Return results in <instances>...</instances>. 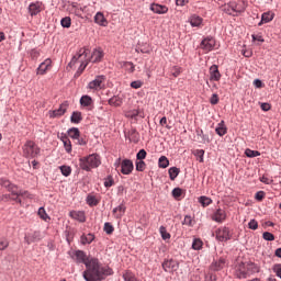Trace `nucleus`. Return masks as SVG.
<instances>
[{"mask_svg": "<svg viewBox=\"0 0 281 281\" xmlns=\"http://www.w3.org/2000/svg\"><path fill=\"white\" fill-rule=\"evenodd\" d=\"M60 139L64 144L66 153H71V140L69 139V137H67V135H61Z\"/></svg>", "mask_w": 281, "mask_h": 281, "instance_id": "c85d7f7f", "label": "nucleus"}, {"mask_svg": "<svg viewBox=\"0 0 281 281\" xmlns=\"http://www.w3.org/2000/svg\"><path fill=\"white\" fill-rule=\"evenodd\" d=\"M262 238H263V240H269V241L276 240V236L272 233H269V232H265L262 234Z\"/></svg>", "mask_w": 281, "mask_h": 281, "instance_id": "864d4df0", "label": "nucleus"}, {"mask_svg": "<svg viewBox=\"0 0 281 281\" xmlns=\"http://www.w3.org/2000/svg\"><path fill=\"white\" fill-rule=\"evenodd\" d=\"M133 160L131 159H124L121 162V172L122 175H131L134 170Z\"/></svg>", "mask_w": 281, "mask_h": 281, "instance_id": "f8f14e48", "label": "nucleus"}, {"mask_svg": "<svg viewBox=\"0 0 281 281\" xmlns=\"http://www.w3.org/2000/svg\"><path fill=\"white\" fill-rule=\"evenodd\" d=\"M261 183H265L266 186H271L273 183V180L271 178H268L266 176L260 178Z\"/></svg>", "mask_w": 281, "mask_h": 281, "instance_id": "680f3d73", "label": "nucleus"}, {"mask_svg": "<svg viewBox=\"0 0 281 281\" xmlns=\"http://www.w3.org/2000/svg\"><path fill=\"white\" fill-rule=\"evenodd\" d=\"M113 186V178L109 177L105 181H104V187L105 188H111Z\"/></svg>", "mask_w": 281, "mask_h": 281, "instance_id": "338daca9", "label": "nucleus"}, {"mask_svg": "<svg viewBox=\"0 0 281 281\" xmlns=\"http://www.w3.org/2000/svg\"><path fill=\"white\" fill-rule=\"evenodd\" d=\"M123 67L128 71V74H133L135 71V65L131 61H125Z\"/></svg>", "mask_w": 281, "mask_h": 281, "instance_id": "c03bdc74", "label": "nucleus"}, {"mask_svg": "<svg viewBox=\"0 0 281 281\" xmlns=\"http://www.w3.org/2000/svg\"><path fill=\"white\" fill-rule=\"evenodd\" d=\"M103 229H104L105 234H109V235H111V234H113V232H115V228H114L113 225H111V223H109V222H106V223L104 224Z\"/></svg>", "mask_w": 281, "mask_h": 281, "instance_id": "de8ad7c7", "label": "nucleus"}, {"mask_svg": "<svg viewBox=\"0 0 281 281\" xmlns=\"http://www.w3.org/2000/svg\"><path fill=\"white\" fill-rule=\"evenodd\" d=\"M210 80L218 82L221 80V71H218V66L213 65L210 67Z\"/></svg>", "mask_w": 281, "mask_h": 281, "instance_id": "6ab92c4d", "label": "nucleus"}, {"mask_svg": "<svg viewBox=\"0 0 281 281\" xmlns=\"http://www.w3.org/2000/svg\"><path fill=\"white\" fill-rule=\"evenodd\" d=\"M60 23L64 27H71V18L66 16L61 19Z\"/></svg>", "mask_w": 281, "mask_h": 281, "instance_id": "603ef678", "label": "nucleus"}, {"mask_svg": "<svg viewBox=\"0 0 281 281\" xmlns=\"http://www.w3.org/2000/svg\"><path fill=\"white\" fill-rule=\"evenodd\" d=\"M159 168H168L170 166V160H168V157L161 156L158 160Z\"/></svg>", "mask_w": 281, "mask_h": 281, "instance_id": "e433bc0d", "label": "nucleus"}, {"mask_svg": "<svg viewBox=\"0 0 281 281\" xmlns=\"http://www.w3.org/2000/svg\"><path fill=\"white\" fill-rule=\"evenodd\" d=\"M245 155H246V157H249V158L260 157V151L247 148L245 150Z\"/></svg>", "mask_w": 281, "mask_h": 281, "instance_id": "a19ab883", "label": "nucleus"}, {"mask_svg": "<svg viewBox=\"0 0 281 281\" xmlns=\"http://www.w3.org/2000/svg\"><path fill=\"white\" fill-rule=\"evenodd\" d=\"M123 280L124 281H137V278L135 277V274L131 271H126L124 274H123Z\"/></svg>", "mask_w": 281, "mask_h": 281, "instance_id": "79ce46f5", "label": "nucleus"}, {"mask_svg": "<svg viewBox=\"0 0 281 281\" xmlns=\"http://www.w3.org/2000/svg\"><path fill=\"white\" fill-rule=\"evenodd\" d=\"M177 267H179L177 265V261L170 259V260H165L162 262V269L164 271H166L167 273H170L172 271H177Z\"/></svg>", "mask_w": 281, "mask_h": 281, "instance_id": "2eb2a0df", "label": "nucleus"}, {"mask_svg": "<svg viewBox=\"0 0 281 281\" xmlns=\"http://www.w3.org/2000/svg\"><path fill=\"white\" fill-rule=\"evenodd\" d=\"M72 12L74 14H76V16H79V19H82V12H87V5L80 7V8L72 5Z\"/></svg>", "mask_w": 281, "mask_h": 281, "instance_id": "473e14b6", "label": "nucleus"}, {"mask_svg": "<svg viewBox=\"0 0 281 281\" xmlns=\"http://www.w3.org/2000/svg\"><path fill=\"white\" fill-rule=\"evenodd\" d=\"M42 5H43L42 2H32L29 5V12H30L31 16H36V14H38L41 12Z\"/></svg>", "mask_w": 281, "mask_h": 281, "instance_id": "aec40b11", "label": "nucleus"}, {"mask_svg": "<svg viewBox=\"0 0 281 281\" xmlns=\"http://www.w3.org/2000/svg\"><path fill=\"white\" fill-rule=\"evenodd\" d=\"M199 203H201L202 207H207V205H212V199L202 195L199 198Z\"/></svg>", "mask_w": 281, "mask_h": 281, "instance_id": "4c0bfd02", "label": "nucleus"}, {"mask_svg": "<svg viewBox=\"0 0 281 281\" xmlns=\"http://www.w3.org/2000/svg\"><path fill=\"white\" fill-rule=\"evenodd\" d=\"M110 106H122V98L114 95L109 100Z\"/></svg>", "mask_w": 281, "mask_h": 281, "instance_id": "72a5a7b5", "label": "nucleus"}, {"mask_svg": "<svg viewBox=\"0 0 281 281\" xmlns=\"http://www.w3.org/2000/svg\"><path fill=\"white\" fill-rule=\"evenodd\" d=\"M38 56H41V53L38 50H36V49L31 50V58L33 60H36L38 58Z\"/></svg>", "mask_w": 281, "mask_h": 281, "instance_id": "0e129e2a", "label": "nucleus"}, {"mask_svg": "<svg viewBox=\"0 0 281 281\" xmlns=\"http://www.w3.org/2000/svg\"><path fill=\"white\" fill-rule=\"evenodd\" d=\"M171 74L173 78H179V76H181V67H178V66L173 67L171 69Z\"/></svg>", "mask_w": 281, "mask_h": 281, "instance_id": "6e6d98bb", "label": "nucleus"}, {"mask_svg": "<svg viewBox=\"0 0 281 281\" xmlns=\"http://www.w3.org/2000/svg\"><path fill=\"white\" fill-rule=\"evenodd\" d=\"M215 132L220 137H223L224 135H227V126H225V121H221L216 128Z\"/></svg>", "mask_w": 281, "mask_h": 281, "instance_id": "b1692460", "label": "nucleus"}, {"mask_svg": "<svg viewBox=\"0 0 281 281\" xmlns=\"http://www.w3.org/2000/svg\"><path fill=\"white\" fill-rule=\"evenodd\" d=\"M37 214L40 216V218H42V221H49V215H47V212L45 211V207H40L37 211Z\"/></svg>", "mask_w": 281, "mask_h": 281, "instance_id": "58836bf2", "label": "nucleus"}, {"mask_svg": "<svg viewBox=\"0 0 281 281\" xmlns=\"http://www.w3.org/2000/svg\"><path fill=\"white\" fill-rule=\"evenodd\" d=\"M168 172H169L170 180L175 181V179H177V177H179L180 170L177 167H171V168H169Z\"/></svg>", "mask_w": 281, "mask_h": 281, "instance_id": "f704fd0d", "label": "nucleus"}, {"mask_svg": "<svg viewBox=\"0 0 281 281\" xmlns=\"http://www.w3.org/2000/svg\"><path fill=\"white\" fill-rule=\"evenodd\" d=\"M71 258L78 265H86V271L83 272L86 281H102L106 276H113L111 268L102 266L97 258L87 257L86 251L76 250Z\"/></svg>", "mask_w": 281, "mask_h": 281, "instance_id": "f257e3e1", "label": "nucleus"}, {"mask_svg": "<svg viewBox=\"0 0 281 281\" xmlns=\"http://www.w3.org/2000/svg\"><path fill=\"white\" fill-rule=\"evenodd\" d=\"M225 267V259L224 258H220L217 261H214L211 265V269L213 271H221V269H223Z\"/></svg>", "mask_w": 281, "mask_h": 281, "instance_id": "bb28decb", "label": "nucleus"}, {"mask_svg": "<svg viewBox=\"0 0 281 281\" xmlns=\"http://www.w3.org/2000/svg\"><path fill=\"white\" fill-rule=\"evenodd\" d=\"M235 4L234 1H231L228 3L223 4L222 7H220V9L222 10V12H224L225 14H228L229 16H236V14H234V10H235Z\"/></svg>", "mask_w": 281, "mask_h": 281, "instance_id": "a211bd4d", "label": "nucleus"}, {"mask_svg": "<svg viewBox=\"0 0 281 281\" xmlns=\"http://www.w3.org/2000/svg\"><path fill=\"white\" fill-rule=\"evenodd\" d=\"M144 86V82L136 80V81H132L131 82V87L132 89H142V87Z\"/></svg>", "mask_w": 281, "mask_h": 281, "instance_id": "bf43d9fd", "label": "nucleus"}, {"mask_svg": "<svg viewBox=\"0 0 281 281\" xmlns=\"http://www.w3.org/2000/svg\"><path fill=\"white\" fill-rule=\"evenodd\" d=\"M248 227H249V229H258V221L251 220V221L248 223Z\"/></svg>", "mask_w": 281, "mask_h": 281, "instance_id": "e2e57ef3", "label": "nucleus"}, {"mask_svg": "<svg viewBox=\"0 0 281 281\" xmlns=\"http://www.w3.org/2000/svg\"><path fill=\"white\" fill-rule=\"evenodd\" d=\"M159 232L162 240H170V233H168L166 226H160Z\"/></svg>", "mask_w": 281, "mask_h": 281, "instance_id": "ea45409f", "label": "nucleus"}, {"mask_svg": "<svg viewBox=\"0 0 281 281\" xmlns=\"http://www.w3.org/2000/svg\"><path fill=\"white\" fill-rule=\"evenodd\" d=\"M181 194H183V190H181V188H176L172 190V196L175 199H179V196H181Z\"/></svg>", "mask_w": 281, "mask_h": 281, "instance_id": "052dcab7", "label": "nucleus"}, {"mask_svg": "<svg viewBox=\"0 0 281 281\" xmlns=\"http://www.w3.org/2000/svg\"><path fill=\"white\" fill-rule=\"evenodd\" d=\"M70 218H74L75 221H79V223H85V212L82 211H71L69 213Z\"/></svg>", "mask_w": 281, "mask_h": 281, "instance_id": "5701e85b", "label": "nucleus"}, {"mask_svg": "<svg viewBox=\"0 0 281 281\" xmlns=\"http://www.w3.org/2000/svg\"><path fill=\"white\" fill-rule=\"evenodd\" d=\"M210 102L211 104H216L218 102V94H212Z\"/></svg>", "mask_w": 281, "mask_h": 281, "instance_id": "774afa93", "label": "nucleus"}, {"mask_svg": "<svg viewBox=\"0 0 281 281\" xmlns=\"http://www.w3.org/2000/svg\"><path fill=\"white\" fill-rule=\"evenodd\" d=\"M100 164H102V161H100V156L98 154H91L79 159L81 170H86L87 172H89L91 168H98Z\"/></svg>", "mask_w": 281, "mask_h": 281, "instance_id": "7ed1b4c3", "label": "nucleus"}, {"mask_svg": "<svg viewBox=\"0 0 281 281\" xmlns=\"http://www.w3.org/2000/svg\"><path fill=\"white\" fill-rule=\"evenodd\" d=\"M202 247H203V241L200 238L193 240L192 249H194L195 251H199V249H201Z\"/></svg>", "mask_w": 281, "mask_h": 281, "instance_id": "37998d69", "label": "nucleus"}, {"mask_svg": "<svg viewBox=\"0 0 281 281\" xmlns=\"http://www.w3.org/2000/svg\"><path fill=\"white\" fill-rule=\"evenodd\" d=\"M92 240H95V236L93 234H87L81 236L82 245H91Z\"/></svg>", "mask_w": 281, "mask_h": 281, "instance_id": "7c9ffc66", "label": "nucleus"}, {"mask_svg": "<svg viewBox=\"0 0 281 281\" xmlns=\"http://www.w3.org/2000/svg\"><path fill=\"white\" fill-rule=\"evenodd\" d=\"M105 82H106L105 76L103 75L97 76L94 80L88 83V89H92L93 91H100L101 89H104Z\"/></svg>", "mask_w": 281, "mask_h": 281, "instance_id": "6e6552de", "label": "nucleus"}, {"mask_svg": "<svg viewBox=\"0 0 281 281\" xmlns=\"http://www.w3.org/2000/svg\"><path fill=\"white\" fill-rule=\"evenodd\" d=\"M69 109V102H64L59 105V109L48 112L49 117H63L67 110Z\"/></svg>", "mask_w": 281, "mask_h": 281, "instance_id": "1a4fd4ad", "label": "nucleus"}, {"mask_svg": "<svg viewBox=\"0 0 281 281\" xmlns=\"http://www.w3.org/2000/svg\"><path fill=\"white\" fill-rule=\"evenodd\" d=\"M60 172L64 177H69L71 175V167L69 166H61L60 167Z\"/></svg>", "mask_w": 281, "mask_h": 281, "instance_id": "49530a36", "label": "nucleus"}, {"mask_svg": "<svg viewBox=\"0 0 281 281\" xmlns=\"http://www.w3.org/2000/svg\"><path fill=\"white\" fill-rule=\"evenodd\" d=\"M255 199L257 201H262V199H265V191L257 192L256 195H255Z\"/></svg>", "mask_w": 281, "mask_h": 281, "instance_id": "69168bd1", "label": "nucleus"}, {"mask_svg": "<svg viewBox=\"0 0 281 281\" xmlns=\"http://www.w3.org/2000/svg\"><path fill=\"white\" fill-rule=\"evenodd\" d=\"M234 5H235V9L233 10L236 14H240L245 12V10H247V3L245 1H241L239 3L234 1Z\"/></svg>", "mask_w": 281, "mask_h": 281, "instance_id": "393cba45", "label": "nucleus"}, {"mask_svg": "<svg viewBox=\"0 0 281 281\" xmlns=\"http://www.w3.org/2000/svg\"><path fill=\"white\" fill-rule=\"evenodd\" d=\"M81 106H91L93 104V99L89 95H82L80 99Z\"/></svg>", "mask_w": 281, "mask_h": 281, "instance_id": "2f4dec72", "label": "nucleus"}, {"mask_svg": "<svg viewBox=\"0 0 281 281\" xmlns=\"http://www.w3.org/2000/svg\"><path fill=\"white\" fill-rule=\"evenodd\" d=\"M42 239H43V235L41 234V232L36 231L31 235L25 236L24 243H26V245H32V243H38V240H42Z\"/></svg>", "mask_w": 281, "mask_h": 281, "instance_id": "ddd939ff", "label": "nucleus"}, {"mask_svg": "<svg viewBox=\"0 0 281 281\" xmlns=\"http://www.w3.org/2000/svg\"><path fill=\"white\" fill-rule=\"evenodd\" d=\"M125 212H126V206H124V204H121L115 209H113V214H115L116 218H122Z\"/></svg>", "mask_w": 281, "mask_h": 281, "instance_id": "cd10ccee", "label": "nucleus"}, {"mask_svg": "<svg viewBox=\"0 0 281 281\" xmlns=\"http://www.w3.org/2000/svg\"><path fill=\"white\" fill-rule=\"evenodd\" d=\"M258 271V267L255 266V263L248 262H240L236 267L235 276L239 280H245V278H249L252 273H256Z\"/></svg>", "mask_w": 281, "mask_h": 281, "instance_id": "f03ea898", "label": "nucleus"}, {"mask_svg": "<svg viewBox=\"0 0 281 281\" xmlns=\"http://www.w3.org/2000/svg\"><path fill=\"white\" fill-rule=\"evenodd\" d=\"M215 45L216 40H214L213 37H206L201 42L200 48L203 49L205 54H207L209 52H212V49H214Z\"/></svg>", "mask_w": 281, "mask_h": 281, "instance_id": "9d476101", "label": "nucleus"}, {"mask_svg": "<svg viewBox=\"0 0 281 281\" xmlns=\"http://www.w3.org/2000/svg\"><path fill=\"white\" fill-rule=\"evenodd\" d=\"M146 150L145 149H140L137 155H136V159H138L139 161H143V159H146Z\"/></svg>", "mask_w": 281, "mask_h": 281, "instance_id": "4d7b16f0", "label": "nucleus"}, {"mask_svg": "<svg viewBox=\"0 0 281 281\" xmlns=\"http://www.w3.org/2000/svg\"><path fill=\"white\" fill-rule=\"evenodd\" d=\"M215 238L220 243H227V240H232V232L227 226L220 227L215 231Z\"/></svg>", "mask_w": 281, "mask_h": 281, "instance_id": "0eeeda50", "label": "nucleus"}, {"mask_svg": "<svg viewBox=\"0 0 281 281\" xmlns=\"http://www.w3.org/2000/svg\"><path fill=\"white\" fill-rule=\"evenodd\" d=\"M136 170L138 172H144L146 170V162L144 160H139L136 162Z\"/></svg>", "mask_w": 281, "mask_h": 281, "instance_id": "3c124183", "label": "nucleus"}, {"mask_svg": "<svg viewBox=\"0 0 281 281\" xmlns=\"http://www.w3.org/2000/svg\"><path fill=\"white\" fill-rule=\"evenodd\" d=\"M87 56H89V49L87 47H83L80 48L78 54L72 57L70 65L78 63V60L81 63L77 74H82V71L87 69V66L89 65V59H87Z\"/></svg>", "mask_w": 281, "mask_h": 281, "instance_id": "20e7f679", "label": "nucleus"}, {"mask_svg": "<svg viewBox=\"0 0 281 281\" xmlns=\"http://www.w3.org/2000/svg\"><path fill=\"white\" fill-rule=\"evenodd\" d=\"M49 70H52V59L46 58L42 64H40L36 74L37 76H45Z\"/></svg>", "mask_w": 281, "mask_h": 281, "instance_id": "9b49d317", "label": "nucleus"}, {"mask_svg": "<svg viewBox=\"0 0 281 281\" xmlns=\"http://www.w3.org/2000/svg\"><path fill=\"white\" fill-rule=\"evenodd\" d=\"M68 135L71 139H78V137H80V130H78V127H71L68 130Z\"/></svg>", "mask_w": 281, "mask_h": 281, "instance_id": "c9c22d12", "label": "nucleus"}, {"mask_svg": "<svg viewBox=\"0 0 281 281\" xmlns=\"http://www.w3.org/2000/svg\"><path fill=\"white\" fill-rule=\"evenodd\" d=\"M104 58V52L97 48L92 52L90 58H87L88 63H100Z\"/></svg>", "mask_w": 281, "mask_h": 281, "instance_id": "4468645a", "label": "nucleus"}, {"mask_svg": "<svg viewBox=\"0 0 281 281\" xmlns=\"http://www.w3.org/2000/svg\"><path fill=\"white\" fill-rule=\"evenodd\" d=\"M225 218H227V214L223 209H217L212 215V221H215V223H223Z\"/></svg>", "mask_w": 281, "mask_h": 281, "instance_id": "f3484780", "label": "nucleus"}, {"mask_svg": "<svg viewBox=\"0 0 281 281\" xmlns=\"http://www.w3.org/2000/svg\"><path fill=\"white\" fill-rule=\"evenodd\" d=\"M137 115H139V111L138 110H130L125 112V117H130L133 120V117H137Z\"/></svg>", "mask_w": 281, "mask_h": 281, "instance_id": "8fccbe9b", "label": "nucleus"}, {"mask_svg": "<svg viewBox=\"0 0 281 281\" xmlns=\"http://www.w3.org/2000/svg\"><path fill=\"white\" fill-rule=\"evenodd\" d=\"M192 223H193L192 216L187 215L182 222V225H188V227H192L193 225Z\"/></svg>", "mask_w": 281, "mask_h": 281, "instance_id": "13d9d810", "label": "nucleus"}, {"mask_svg": "<svg viewBox=\"0 0 281 281\" xmlns=\"http://www.w3.org/2000/svg\"><path fill=\"white\" fill-rule=\"evenodd\" d=\"M7 247H10V241L7 238H0V251H5Z\"/></svg>", "mask_w": 281, "mask_h": 281, "instance_id": "a18cd8bd", "label": "nucleus"}, {"mask_svg": "<svg viewBox=\"0 0 281 281\" xmlns=\"http://www.w3.org/2000/svg\"><path fill=\"white\" fill-rule=\"evenodd\" d=\"M0 186L7 188L11 192L12 196H23L24 199H34L33 194H30L27 191H19V188L14 184H11L9 180H0Z\"/></svg>", "mask_w": 281, "mask_h": 281, "instance_id": "39448f33", "label": "nucleus"}, {"mask_svg": "<svg viewBox=\"0 0 281 281\" xmlns=\"http://www.w3.org/2000/svg\"><path fill=\"white\" fill-rule=\"evenodd\" d=\"M273 16H276V14L271 13V12H266L262 13L261 15V21L259 22V26L265 24V23H271V21H273Z\"/></svg>", "mask_w": 281, "mask_h": 281, "instance_id": "a878e982", "label": "nucleus"}, {"mask_svg": "<svg viewBox=\"0 0 281 281\" xmlns=\"http://www.w3.org/2000/svg\"><path fill=\"white\" fill-rule=\"evenodd\" d=\"M70 122L72 124H80L82 122V113L81 112H72L70 116Z\"/></svg>", "mask_w": 281, "mask_h": 281, "instance_id": "c756f323", "label": "nucleus"}, {"mask_svg": "<svg viewBox=\"0 0 281 281\" xmlns=\"http://www.w3.org/2000/svg\"><path fill=\"white\" fill-rule=\"evenodd\" d=\"M23 155L24 157L34 159V157H38V155H41V148L36 146L34 142L27 140L23 146Z\"/></svg>", "mask_w": 281, "mask_h": 281, "instance_id": "423d86ee", "label": "nucleus"}, {"mask_svg": "<svg viewBox=\"0 0 281 281\" xmlns=\"http://www.w3.org/2000/svg\"><path fill=\"white\" fill-rule=\"evenodd\" d=\"M94 23H97V25H101L102 27H106V25H109V22L106 21V18H104V13L102 12H98L94 15Z\"/></svg>", "mask_w": 281, "mask_h": 281, "instance_id": "412c9836", "label": "nucleus"}, {"mask_svg": "<svg viewBox=\"0 0 281 281\" xmlns=\"http://www.w3.org/2000/svg\"><path fill=\"white\" fill-rule=\"evenodd\" d=\"M149 9L155 14H168V8L164 4L151 3Z\"/></svg>", "mask_w": 281, "mask_h": 281, "instance_id": "dca6fc26", "label": "nucleus"}, {"mask_svg": "<svg viewBox=\"0 0 281 281\" xmlns=\"http://www.w3.org/2000/svg\"><path fill=\"white\" fill-rule=\"evenodd\" d=\"M189 23L192 27H201V25H203V18L193 14L190 16Z\"/></svg>", "mask_w": 281, "mask_h": 281, "instance_id": "4be33fe9", "label": "nucleus"}, {"mask_svg": "<svg viewBox=\"0 0 281 281\" xmlns=\"http://www.w3.org/2000/svg\"><path fill=\"white\" fill-rule=\"evenodd\" d=\"M193 155H195V157H199L200 164H203V157L205 155V150L196 149V150H194Z\"/></svg>", "mask_w": 281, "mask_h": 281, "instance_id": "09e8293b", "label": "nucleus"}, {"mask_svg": "<svg viewBox=\"0 0 281 281\" xmlns=\"http://www.w3.org/2000/svg\"><path fill=\"white\" fill-rule=\"evenodd\" d=\"M87 203L88 205H91V206L98 205V199H95V196L93 195H88Z\"/></svg>", "mask_w": 281, "mask_h": 281, "instance_id": "5fc2aeb1", "label": "nucleus"}]
</instances>
